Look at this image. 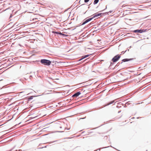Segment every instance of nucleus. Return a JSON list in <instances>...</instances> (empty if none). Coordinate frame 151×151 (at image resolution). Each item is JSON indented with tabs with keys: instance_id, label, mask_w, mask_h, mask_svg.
<instances>
[{
	"instance_id": "58",
	"label": "nucleus",
	"mask_w": 151,
	"mask_h": 151,
	"mask_svg": "<svg viewBox=\"0 0 151 151\" xmlns=\"http://www.w3.org/2000/svg\"><path fill=\"white\" fill-rule=\"evenodd\" d=\"M49 78L50 79H52V78L51 77H49Z\"/></svg>"
},
{
	"instance_id": "16",
	"label": "nucleus",
	"mask_w": 151,
	"mask_h": 151,
	"mask_svg": "<svg viewBox=\"0 0 151 151\" xmlns=\"http://www.w3.org/2000/svg\"><path fill=\"white\" fill-rule=\"evenodd\" d=\"M142 29L141 31V33L144 32H145L148 31V29Z\"/></svg>"
},
{
	"instance_id": "27",
	"label": "nucleus",
	"mask_w": 151,
	"mask_h": 151,
	"mask_svg": "<svg viewBox=\"0 0 151 151\" xmlns=\"http://www.w3.org/2000/svg\"><path fill=\"white\" fill-rule=\"evenodd\" d=\"M89 0H84V1L85 3H86L88 2L89 1Z\"/></svg>"
},
{
	"instance_id": "46",
	"label": "nucleus",
	"mask_w": 151,
	"mask_h": 151,
	"mask_svg": "<svg viewBox=\"0 0 151 151\" xmlns=\"http://www.w3.org/2000/svg\"><path fill=\"white\" fill-rule=\"evenodd\" d=\"M32 75H30V76H29V78H32Z\"/></svg>"
},
{
	"instance_id": "8",
	"label": "nucleus",
	"mask_w": 151,
	"mask_h": 151,
	"mask_svg": "<svg viewBox=\"0 0 151 151\" xmlns=\"http://www.w3.org/2000/svg\"><path fill=\"white\" fill-rule=\"evenodd\" d=\"M52 33L53 34L57 35H59L60 36L63 35H65V34H63L62 33H61V32L60 31H52Z\"/></svg>"
},
{
	"instance_id": "28",
	"label": "nucleus",
	"mask_w": 151,
	"mask_h": 151,
	"mask_svg": "<svg viewBox=\"0 0 151 151\" xmlns=\"http://www.w3.org/2000/svg\"><path fill=\"white\" fill-rule=\"evenodd\" d=\"M55 132H58L63 133V132H64V131H56Z\"/></svg>"
},
{
	"instance_id": "7",
	"label": "nucleus",
	"mask_w": 151,
	"mask_h": 151,
	"mask_svg": "<svg viewBox=\"0 0 151 151\" xmlns=\"http://www.w3.org/2000/svg\"><path fill=\"white\" fill-rule=\"evenodd\" d=\"M135 59V58H124L122 60V62L121 63L119 62L118 63H119V64H122L123 63L133 60Z\"/></svg>"
},
{
	"instance_id": "13",
	"label": "nucleus",
	"mask_w": 151,
	"mask_h": 151,
	"mask_svg": "<svg viewBox=\"0 0 151 151\" xmlns=\"http://www.w3.org/2000/svg\"><path fill=\"white\" fill-rule=\"evenodd\" d=\"M142 29H137L132 31L133 32L137 33H141Z\"/></svg>"
},
{
	"instance_id": "47",
	"label": "nucleus",
	"mask_w": 151,
	"mask_h": 151,
	"mask_svg": "<svg viewBox=\"0 0 151 151\" xmlns=\"http://www.w3.org/2000/svg\"><path fill=\"white\" fill-rule=\"evenodd\" d=\"M97 41H98L99 42V41H101V40H100L98 39V40H97Z\"/></svg>"
},
{
	"instance_id": "17",
	"label": "nucleus",
	"mask_w": 151,
	"mask_h": 151,
	"mask_svg": "<svg viewBox=\"0 0 151 151\" xmlns=\"http://www.w3.org/2000/svg\"><path fill=\"white\" fill-rule=\"evenodd\" d=\"M100 13L101 14L100 16L102 17L105 16V14H108V12H106L105 13Z\"/></svg>"
},
{
	"instance_id": "3",
	"label": "nucleus",
	"mask_w": 151,
	"mask_h": 151,
	"mask_svg": "<svg viewBox=\"0 0 151 151\" xmlns=\"http://www.w3.org/2000/svg\"><path fill=\"white\" fill-rule=\"evenodd\" d=\"M8 6V4H6L5 3H3L2 2H1V13L9 9V8H6L5 9H3L4 8Z\"/></svg>"
},
{
	"instance_id": "63",
	"label": "nucleus",
	"mask_w": 151,
	"mask_h": 151,
	"mask_svg": "<svg viewBox=\"0 0 151 151\" xmlns=\"http://www.w3.org/2000/svg\"><path fill=\"white\" fill-rule=\"evenodd\" d=\"M19 46H21V44H19Z\"/></svg>"
},
{
	"instance_id": "55",
	"label": "nucleus",
	"mask_w": 151,
	"mask_h": 151,
	"mask_svg": "<svg viewBox=\"0 0 151 151\" xmlns=\"http://www.w3.org/2000/svg\"><path fill=\"white\" fill-rule=\"evenodd\" d=\"M85 4H82V5H81V6H82V5H85Z\"/></svg>"
},
{
	"instance_id": "4",
	"label": "nucleus",
	"mask_w": 151,
	"mask_h": 151,
	"mask_svg": "<svg viewBox=\"0 0 151 151\" xmlns=\"http://www.w3.org/2000/svg\"><path fill=\"white\" fill-rule=\"evenodd\" d=\"M121 57V54H117L114 56L111 59V61L116 63L117 62Z\"/></svg>"
},
{
	"instance_id": "22",
	"label": "nucleus",
	"mask_w": 151,
	"mask_h": 151,
	"mask_svg": "<svg viewBox=\"0 0 151 151\" xmlns=\"http://www.w3.org/2000/svg\"><path fill=\"white\" fill-rule=\"evenodd\" d=\"M1 104L2 103H4V99L3 98H1Z\"/></svg>"
},
{
	"instance_id": "5",
	"label": "nucleus",
	"mask_w": 151,
	"mask_h": 151,
	"mask_svg": "<svg viewBox=\"0 0 151 151\" xmlns=\"http://www.w3.org/2000/svg\"><path fill=\"white\" fill-rule=\"evenodd\" d=\"M107 9V5L106 6V8L105 9H104L103 10H101V11H99L98 12H96L91 16V17H92V18L93 19L95 17H99V16H100V15L101 14L99 12H103L104 10H106Z\"/></svg>"
},
{
	"instance_id": "29",
	"label": "nucleus",
	"mask_w": 151,
	"mask_h": 151,
	"mask_svg": "<svg viewBox=\"0 0 151 151\" xmlns=\"http://www.w3.org/2000/svg\"><path fill=\"white\" fill-rule=\"evenodd\" d=\"M110 147H113V148H114V149L115 150H117V151H120V150H118L117 149H116V148H115V147H112L111 146H110Z\"/></svg>"
},
{
	"instance_id": "2",
	"label": "nucleus",
	"mask_w": 151,
	"mask_h": 151,
	"mask_svg": "<svg viewBox=\"0 0 151 151\" xmlns=\"http://www.w3.org/2000/svg\"><path fill=\"white\" fill-rule=\"evenodd\" d=\"M40 62L41 63L44 65L49 66L51 65V61L46 59H41L40 60L38 61Z\"/></svg>"
},
{
	"instance_id": "23",
	"label": "nucleus",
	"mask_w": 151,
	"mask_h": 151,
	"mask_svg": "<svg viewBox=\"0 0 151 151\" xmlns=\"http://www.w3.org/2000/svg\"><path fill=\"white\" fill-rule=\"evenodd\" d=\"M7 86V85H5V86H3L0 89L1 90V89H2L3 88H7V87H8L9 86Z\"/></svg>"
},
{
	"instance_id": "15",
	"label": "nucleus",
	"mask_w": 151,
	"mask_h": 151,
	"mask_svg": "<svg viewBox=\"0 0 151 151\" xmlns=\"http://www.w3.org/2000/svg\"><path fill=\"white\" fill-rule=\"evenodd\" d=\"M51 65L52 66H54V65H55L56 64V63L57 62V61H55V60H53V61H51Z\"/></svg>"
},
{
	"instance_id": "64",
	"label": "nucleus",
	"mask_w": 151,
	"mask_h": 151,
	"mask_svg": "<svg viewBox=\"0 0 151 151\" xmlns=\"http://www.w3.org/2000/svg\"><path fill=\"white\" fill-rule=\"evenodd\" d=\"M134 117H132V119H134Z\"/></svg>"
},
{
	"instance_id": "41",
	"label": "nucleus",
	"mask_w": 151,
	"mask_h": 151,
	"mask_svg": "<svg viewBox=\"0 0 151 151\" xmlns=\"http://www.w3.org/2000/svg\"><path fill=\"white\" fill-rule=\"evenodd\" d=\"M113 11L112 10H110V11L109 12H108V13H111Z\"/></svg>"
},
{
	"instance_id": "52",
	"label": "nucleus",
	"mask_w": 151,
	"mask_h": 151,
	"mask_svg": "<svg viewBox=\"0 0 151 151\" xmlns=\"http://www.w3.org/2000/svg\"><path fill=\"white\" fill-rule=\"evenodd\" d=\"M2 136H1V137H0L1 139V138H3Z\"/></svg>"
},
{
	"instance_id": "37",
	"label": "nucleus",
	"mask_w": 151,
	"mask_h": 151,
	"mask_svg": "<svg viewBox=\"0 0 151 151\" xmlns=\"http://www.w3.org/2000/svg\"><path fill=\"white\" fill-rule=\"evenodd\" d=\"M47 147V146H45V147H40V148H39V149H42V148H45V147Z\"/></svg>"
},
{
	"instance_id": "53",
	"label": "nucleus",
	"mask_w": 151,
	"mask_h": 151,
	"mask_svg": "<svg viewBox=\"0 0 151 151\" xmlns=\"http://www.w3.org/2000/svg\"><path fill=\"white\" fill-rule=\"evenodd\" d=\"M3 132H4V131H2V132H1V134H3V133H3Z\"/></svg>"
},
{
	"instance_id": "62",
	"label": "nucleus",
	"mask_w": 151,
	"mask_h": 151,
	"mask_svg": "<svg viewBox=\"0 0 151 151\" xmlns=\"http://www.w3.org/2000/svg\"><path fill=\"white\" fill-rule=\"evenodd\" d=\"M60 128H62V127H61V126H60Z\"/></svg>"
},
{
	"instance_id": "9",
	"label": "nucleus",
	"mask_w": 151,
	"mask_h": 151,
	"mask_svg": "<svg viewBox=\"0 0 151 151\" xmlns=\"http://www.w3.org/2000/svg\"><path fill=\"white\" fill-rule=\"evenodd\" d=\"M4 66H7V64L6 62L4 63V64H1V72L2 71H3V72L7 69L4 71H3V69L5 67H4Z\"/></svg>"
},
{
	"instance_id": "39",
	"label": "nucleus",
	"mask_w": 151,
	"mask_h": 151,
	"mask_svg": "<svg viewBox=\"0 0 151 151\" xmlns=\"http://www.w3.org/2000/svg\"><path fill=\"white\" fill-rule=\"evenodd\" d=\"M4 63L3 60L1 61V64H4Z\"/></svg>"
},
{
	"instance_id": "31",
	"label": "nucleus",
	"mask_w": 151,
	"mask_h": 151,
	"mask_svg": "<svg viewBox=\"0 0 151 151\" xmlns=\"http://www.w3.org/2000/svg\"><path fill=\"white\" fill-rule=\"evenodd\" d=\"M1 2H2L3 3H6L5 0H1Z\"/></svg>"
},
{
	"instance_id": "38",
	"label": "nucleus",
	"mask_w": 151,
	"mask_h": 151,
	"mask_svg": "<svg viewBox=\"0 0 151 151\" xmlns=\"http://www.w3.org/2000/svg\"><path fill=\"white\" fill-rule=\"evenodd\" d=\"M83 59H82V57L79 59V61H81V60H83Z\"/></svg>"
},
{
	"instance_id": "20",
	"label": "nucleus",
	"mask_w": 151,
	"mask_h": 151,
	"mask_svg": "<svg viewBox=\"0 0 151 151\" xmlns=\"http://www.w3.org/2000/svg\"><path fill=\"white\" fill-rule=\"evenodd\" d=\"M4 37V36H2L1 37V41H3V40H6V38H5V40H4V39H3V38H4V37Z\"/></svg>"
},
{
	"instance_id": "57",
	"label": "nucleus",
	"mask_w": 151,
	"mask_h": 151,
	"mask_svg": "<svg viewBox=\"0 0 151 151\" xmlns=\"http://www.w3.org/2000/svg\"><path fill=\"white\" fill-rule=\"evenodd\" d=\"M87 49H91V48H87Z\"/></svg>"
},
{
	"instance_id": "35",
	"label": "nucleus",
	"mask_w": 151,
	"mask_h": 151,
	"mask_svg": "<svg viewBox=\"0 0 151 151\" xmlns=\"http://www.w3.org/2000/svg\"><path fill=\"white\" fill-rule=\"evenodd\" d=\"M119 65V63H118L117 64L115 65V67L118 66Z\"/></svg>"
},
{
	"instance_id": "26",
	"label": "nucleus",
	"mask_w": 151,
	"mask_h": 151,
	"mask_svg": "<svg viewBox=\"0 0 151 151\" xmlns=\"http://www.w3.org/2000/svg\"><path fill=\"white\" fill-rule=\"evenodd\" d=\"M83 25L82 24V22L81 23L79 24H78V25H77L76 27H79L81 25Z\"/></svg>"
},
{
	"instance_id": "24",
	"label": "nucleus",
	"mask_w": 151,
	"mask_h": 151,
	"mask_svg": "<svg viewBox=\"0 0 151 151\" xmlns=\"http://www.w3.org/2000/svg\"><path fill=\"white\" fill-rule=\"evenodd\" d=\"M127 50H126L125 51H122L121 52V55L122 54H124L127 51Z\"/></svg>"
},
{
	"instance_id": "30",
	"label": "nucleus",
	"mask_w": 151,
	"mask_h": 151,
	"mask_svg": "<svg viewBox=\"0 0 151 151\" xmlns=\"http://www.w3.org/2000/svg\"><path fill=\"white\" fill-rule=\"evenodd\" d=\"M12 17H13V15H12V14H10V17H9V19L11 18Z\"/></svg>"
},
{
	"instance_id": "21",
	"label": "nucleus",
	"mask_w": 151,
	"mask_h": 151,
	"mask_svg": "<svg viewBox=\"0 0 151 151\" xmlns=\"http://www.w3.org/2000/svg\"><path fill=\"white\" fill-rule=\"evenodd\" d=\"M115 62H112V61H111L110 62V65L109 67L111 66L112 65H113L115 63Z\"/></svg>"
},
{
	"instance_id": "56",
	"label": "nucleus",
	"mask_w": 151,
	"mask_h": 151,
	"mask_svg": "<svg viewBox=\"0 0 151 151\" xmlns=\"http://www.w3.org/2000/svg\"><path fill=\"white\" fill-rule=\"evenodd\" d=\"M121 104L123 106H124V104H123L122 103V104Z\"/></svg>"
},
{
	"instance_id": "45",
	"label": "nucleus",
	"mask_w": 151,
	"mask_h": 151,
	"mask_svg": "<svg viewBox=\"0 0 151 151\" xmlns=\"http://www.w3.org/2000/svg\"><path fill=\"white\" fill-rule=\"evenodd\" d=\"M4 122L5 123L4 124H1L0 126H2L3 125H4V124H5V122Z\"/></svg>"
},
{
	"instance_id": "1",
	"label": "nucleus",
	"mask_w": 151,
	"mask_h": 151,
	"mask_svg": "<svg viewBox=\"0 0 151 151\" xmlns=\"http://www.w3.org/2000/svg\"><path fill=\"white\" fill-rule=\"evenodd\" d=\"M6 40L1 41V55L3 54L6 50V48L5 47L6 45H7Z\"/></svg>"
},
{
	"instance_id": "33",
	"label": "nucleus",
	"mask_w": 151,
	"mask_h": 151,
	"mask_svg": "<svg viewBox=\"0 0 151 151\" xmlns=\"http://www.w3.org/2000/svg\"><path fill=\"white\" fill-rule=\"evenodd\" d=\"M86 118V116H85V117H83V118H80L79 119V120H80L81 119H85Z\"/></svg>"
},
{
	"instance_id": "11",
	"label": "nucleus",
	"mask_w": 151,
	"mask_h": 151,
	"mask_svg": "<svg viewBox=\"0 0 151 151\" xmlns=\"http://www.w3.org/2000/svg\"><path fill=\"white\" fill-rule=\"evenodd\" d=\"M34 97L33 96H28L25 97V99L27 100L28 101V102L29 101L32 100L33 99Z\"/></svg>"
},
{
	"instance_id": "49",
	"label": "nucleus",
	"mask_w": 151,
	"mask_h": 151,
	"mask_svg": "<svg viewBox=\"0 0 151 151\" xmlns=\"http://www.w3.org/2000/svg\"><path fill=\"white\" fill-rule=\"evenodd\" d=\"M4 95V94H1L0 96H1Z\"/></svg>"
},
{
	"instance_id": "10",
	"label": "nucleus",
	"mask_w": 151,
	"mask_h": 151,
	"mask_svg": "<svg viewBox=\"0 0 151 151\" xmlns=\"http://www.w3.org/2000/svg\"><path fill=\"white\" fill-rule=\"evenodd\" d=\"M81 92L80 91H78L75 93H74V94H73L72 96V97H78L81 94Z\"/></svg>"
},
{
	"instance_id": "18",
	"label": "nucleus",
	"mask_w": 151,
	"mask_h": 151,
	"mask_svg": "<svg viewBox=\"0 0 151 151\" xmlns=\"http://www.w3.org/2000/svg\"><path fill=\"white\" fill-rule=\"evenodd\" d=\"M6 119V117L5 116H4L1 119V123L2 122L4 121V120Z\"/></svg>"
},
{
	"instance_id": "6",
	"label": "nucleus",
	"mask_w": 151,
	"mask_h": 151,
	"mask_svg": "<svg viewBox=\"0 0 151 151\" xmlns=\"http://www.w3.org/2000/svg\"><path fill=\"white\" fill-rule=\"evenodd\" d=\"M89 17H87L83 20V22H82V25L85 24H86L93 19L92 18V17L90 18Z\"/></svg>"
},
{
	"instance_id": "36",
	"label": "nucleus",
	"mask_w": 151,
	"mask_h": 151,
	"mask_svg": "<svg viewBox=\"0 0 151 151\" xmlns=\"http://www.w3.org/2000/svg\"><path fill=\"white\" fill-rule=\"evenodd\" d=\"M3 56H1V59H3L4 58L3 57Z\"/></svg>"
},
{
	"instance_id": "51",
	"label": "nucleus",
	"mask_w": 151,
	"mask_h": 151,
	"mask_svg": "<svg viewBox=\"0 0 151 151\" xmlns=\"http://www.w3.org/2000/svg\"><path fill=\"white\" fill-rule=\"evenodd\" d=\"M119 106H118V105H117V106H116V107H117V108H119Z\"/></svg>"
},
{
	"instance_id": "61",
	"label": "nucleus",
	"mask_w": 151,
	"mask_h": 151,
	"mask_svg": "<svg viewBox=\"0 0 151 151\" xmlns=\"http://www.w3.org/2000/svg\"><path fill=\"white\" fill-rule=\"evenodd\" d=\"M3 80V79H1L0 81H2Z\"/></svg>"
},
{
	"instance_id": "34",
	"label": "nucleus",
	"mask_w": 151,
	"mask_h": 151,
	"mask_svg": "<svg viewBox=\"0 0 151 151\" xmlns=\"http://www.w3.org/2000/svg\"><path fill=\"white\" fill-rule=\"evenodd\" d=\"M41 95H35L34 96V97H38V96H41Z\"/></svg>"
},
{
	"instance_id": "50",
	"label": "nucleus",
	"mask_w": 151,
	"mask_h": 151,
	"mask_svg": "<svg viewBox=\"0 0 151 151\" xmlns=\"http://www.w3.org/2000/svg\"><path fill=\"white\" fill-rule=\"evenodd\" d=\"M121 111L120 110V111H119L118 112V113H120L121 112Z\"/></svg>"
},
{
	"instance_id": "19",
	"label": "nucleus",
	"mask_w": 151,
	"mask_h": 151,
	"mask_svg": "<svg viewBox=\"0 0 151 151\" xmlns=\"http://www.w3.org/2000/svg\"><path fill=\"white\" fill-rule=\"evenodd\" d=\"M99 0H94L93 1V4L95 5L96 4L99 2Z\"/></svg>"
},
{
	"instance_id": "59",
	"label": "nucleus",
	"mask_w": 151,
	"mask_h": 151,
	"mask_svg": "<svg viewBox=\"0 0 151 151\" xmlns=\"http://www.w3.org/2000/svg\"><path fill=\"white\" fill-rule=\"evenodd\" d=\"M80 1H81V0H80V1H79V3L80 4Z\"/></svg>"
},
{
	"instance_id": "14",
	"label": "nucleus",
	"mask_w": 151,
	"mask_h": 151,
	"mask_svg": "<svg viewBox=\"0 0 151 151\" xmlns=\"http://www.w3.org/2000/svg\"><path fill=\"white\" fill-rule=\"evenodd\" d=\"M93 55V53L89 54H87L85 55L82 56V59H84L88 57H89L90 55Z\"/></svg>"
},
{
	"instance_id": "25",
	"label": "nucleus",
	"mask_w": 151,
	"mask_h": 151,
	"mask_svg": "<svg viewBox=\"0 0 151 151\" xmlns=\"http://www.w3.org/2000/svg\"><path fill=\"white\" fill-rule=\"evenodd\" d=\"M59 140H55V141H53L52 142H51V143H53V142H57L58 143H59L60 142H59Z\"/></svg>"
},
{
	"instance_id": "54",
	"label": "nucleus",
	"mask_w": 151,
	"mask_h": 151,
	"mask_svg": "<svg viewBox=\"0 0 151 151\" xmlns=\"http://www.w3.org/2000/svg\"><path fill=\"white\" fill-rule=\"evenodd\" d=\"M97 30H94V32H96L97 31Z\"/></svg>"
},
{
	"instance_id": "12",
	"label": "nucleus",
	"mask_w": 151,
	"mask_h": 151,
	"mask_svg": "<svg viewBox=\"0 0 151 151\" xmlns=\"http://www.w3.org/2000/svg\"><path fill=\"white\" fill-rule=\"evenodd\" d=\"M115 101V100H113V101H110L108 103H106L104 105V106H103V107L102 108L104 107H105L106 106H108L111 104L114 103V102Z\"/></svg>"
},
{
	"instance_id": "44",
	"label": "nucleus",
	"mask_w": 151,
	"mask_h": 151,
	"mask_svg": "<svg viewBox=\"0 0 151 151\" xmlns=\"http://www.w3.org/2000/svg\"><path fill=\"white\" fill-rule=\"evenodd\" d=\"M127 104V105H129L130 104L127 103L125 104L126 105Z\"/></svg>"
},
{
	"instance_id": "40",
	"label": "nucleus",
	"mask_w": 151,
	"mask_h": 151,
	"mask_svg": "<svg viewBox=\"0 0 151 151\" xmlns=\"http://www.w3.org/2000/svg\"><path fill=\"white\" fill-rule=\"evenodd\" d=\"M72 138V137H66V138H65L64 139H71Z\"/></svg>"
},
{
	"instance_id": "60",
	"label": "nucleus",
	"mask_w": 151,
	"mask_h": 151,
	"mask_svg": "<svg viewBox=\"0 0 151 151\" xmlns=\"http://www.w3.org/2000/svg\"><path fill=\"white\" fill-rule=\"evenodd\" d=\"M121 103V102H119L118 103V104H120Z\"/></svg>"
},
{
	"instance_id": "42",
	"label": "nucleus",
	"mask_w": 151,
	"mask_h": 151,
	"mask_svg": "<svg viewBox=\"0 0 151 151\" xmlns=\"http://www.w3.org/2000/svg\"><path fill=\"white\" fill-rule=\"evenodd\" d=\"M1 114V115H3L4 114V113L3 112H1L0 113Z\"/></svg>"
},
{
	"instance_id": "32",
	"label": "nucleus",
	"mask_w": 151,
	"mask_h": 151,
	"mask_svg": "<svg viewBox=\"0 0 151 151\" xmlns=\"http://www.w3.org/2000/svg\"><path fill=\"white\" fill-rule=\"evenodd\" d=\"M38 116L37 115V116H35V117H31V119H34V118H35L36 117H37Z\"/></svg>"
},
{
	"instance_id": "48",
	"label": "nucleus",
	"mask_w": 151,
	"mask_h": 151,
	"mask_svg": "<svg viewBox=\"0 0 151 151\" xmlns=\"http://www.w3.org/2000/svg\"><path fill=\"white\" fill-rule=\"evenodd\" d=\"M70 128H66V129L67 130H69L70 129Z\"/></svg>"
},
{
	"instance_id": "43",
	"label": "nucleus",
	"mask_w": 151,
	"mask_h": 151,
	"mask_svg": "<svg viewBox=\"0 0 151 151\" xmlns=\"http://www.w3.org/2000/svg\"><path fill=\"white\" fill-rule=\"evenodd\" d=\"M16 24H17V23H16L14 24L13 25V26H12V27H13L15 25H16Z\"/></svg>"
}]
</instances>
